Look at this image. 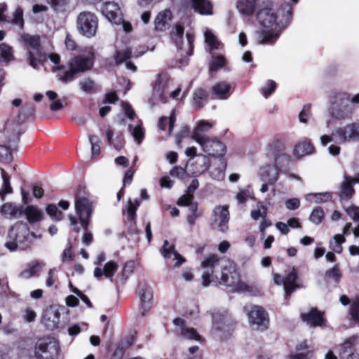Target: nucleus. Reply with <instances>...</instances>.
<instances>
[{
  "label": "nucleus",
  "instance_id": "f257e3e1",
  "mask_svg": "<svg viewBox=\"0 0 359 359\" xmlns=\"http://www.w3.org/2000/svg\"><path fill=\"white\" fill-rule=\"evenodd\" d=\"M50 61L55 65L53 71L56 74L59 80L65 83L72 81L76 74L83 73L92 69L94 64V55L91 50H86L73 57L69 62V69H65V66L60 64V57L58 54L51 53L48 55Z\"/></svg>",
  "mask_w": 359,
  "mask_h": 359
},
{
  "label": "nucleus",
  "instance_id": "f03ea898",
  "mask_svg": "<svg viewBox=\"0 0 359 359\" xmlns=\"http://www.w3.org/2000/svg\"><path fill=\"white\" fill-rule=\"evenodd\" d=\"M257 20L264 28L257 32V41L259 44L273 43L279 36L278 32L273 27L276 25L277 16L273 10L266 7L259 10Z\"/></svg>",
  "mask_w": 359,
  "mask_h": 359
},
{
  "label": "nucleus",
  "instance_id": "7ed1b4c3",
  "mask_svg": "<svg viewBox=\"0 0 359 359\" xmlns=\"http://www.w3.org/2000/svg\"><path fill=\"white\" fill-rule=\"evenodd\" d=\"M9 241L5 244L10 251H14L18 248L26 250L31 248L32 240L29 236V228L27 224L17 222L11 227L8 233Z\"/></svg>",
  "mask_w": 359,
  "mask_h": 359
},
{
  "label": "nucleus",
  "instance_id": "20e7f679",
  "mask_svg": "<svg viewBox=\"0 0 359 359\" xmlns=\"http://www.w3.org/2000/svg\"><path fill=\"white\" fill-rule=\"evenodd\" d=\"M219 283L231 288L232 292H251V287L243 282L234 264L226 262L222 266Z\"/></svg>",
  "mask_w": 359,
  "mask_h": 359
},
{
  "label": "nucleus",
  "instance_id": "39448f33",
  "mask_svg": "<svg viewBox=\"0 0 359 359\" xmlns=\"http://www.w3.org/2000/svg\"><path fill=\"white\" fill-rule=\"evenodd\" d=\"M334 139L339 143L359 140V124L353 123L344 127H338L332 131L330 135H323L320 137V141L323 146H326Z\"/></svg>",
  "mask_w": 359,
  "mask_h": 359
},
{
  "label": "nucleus",
  "instance_id": "423d86ee",
  "mask_svg": "<svg viewBox=\"0 0 359 359\" xmlns=\"http://www.w3.org/2000/svg\"><path fill=\"white\" fill-rule=\"evenodd\" d=\"M184 27L180 25H176L172 32V38L174 39L175 44L180 51V62L183 63L187 60V57L192 54L194 48V36L190 33L186 34V37H183Z\"/></svg>",
  "mask_w": 359,
  "mask_h": 359
},
{
  "label": "nucleus",
  "instance_id": "0eeeda50",
  "mask_svg": "<svg viewBox=\"0 0 359 359\" xmlns=\"http://www.w3.org/2000/svg\"><path fill=\"white\" fill-rule=\"evenodd\" d=\"M22 40L28 51L29 65L34 69L37 68L46 59L41 48L39 36L25 34L22 36Z\"/></svg>",
  "mask_w": 359,
  "mask_h": 359
},
{
  "label": "nucleus",
  "instance_id": "6e6552de",
  "mask_svg": "<svg viewBox=\"0 0 359 359\" xmlns=\"http://www.w3.org/2000/svg\"><path fill=\"white\" fill-rule=\"evenodd\" d=\"M353 104L349 98L344 94H338L332 101L330 108V116L337 120L349 118L353 113Z\"/></svg>",
  "mask_w": 359,
  "mask_h": 359
},
{
  "label": "nucleus",
  "instance_id": "1a4fd4ad",
  "mask_svg": "<svg viewBox=\"0 0 359 359\" xmlns=\"http://www.w3.org/2000/svg\"><path fill=\"white\" fill-rule=\"evenodd\" d=\"M59 353V343L53 338L41 339L35 346L34 355L37 359H57Z\"/></svg>",
  "mask_w": 359,
  "mask_h": 359
},
{
  "label": "nucleus",
  "instance_id": "9d476101",
  "mask_svg": "<svg viewBox=\"0 0 359 359\" xmlns=\"http://www.w3.org/2000/svg\"><path fill=\"white\" fill-rule=\"evenodd\" d=\"M97 25L98 19L97 16L91 12H82L77 17V29L79 32L85 37H93L96 34Z\"/></svg>",
  "mask_w": 359,
  "mask_h": 359
},
{
  "label": "nucleus",
  "instance_id": "9b49d317",
  "mask_svg": "<svg viewBox=\"0 0 359 359\" xmlns=\"http://www.w3.org/2000/svg\"><path fill=\"white\" fill-rule=\"evenodd\" d=\"M243 309L248 312L250 326L256 330H263L269 323L268 314L265 310L257 305L245 306Z\"/></svg>",
  "mask_w": 359,
  "mask_h": 359
},
{
  "label": "nucleus",
  "instance_id": "f8f14e48",
  "mask_svg": "<svg viewBox=\"0 0 359 359\" xmlns=\"http://www.w3.org/2000/svg\"><path fill=\"white\" fill-rule=\"evenodd\" d=\"M219 258L216 255H209L202 262L201 266L203 272L201 275L202 284L204 287H208L215 279H218L217 276H214V268L219 263Z\"/></svg>",
  "mask_w": 359,
  "mask_h": 359
},
{
  "label": "nucleus",
  "instance_id": "ddd939ff",
  "mask_svg": "<svg viewBox=\"0 0 359 359\" xmlns=\"http://www.w3.org/2000/svg\"><path fill=\"white\" fill-rule=\"evenodd\" d=\"M213 222L217 225L219 231L222 232L227 231L228 222L229 221V206L217 205L212 210Z\"/></svg>",
  "mask_w": 359,
  "mask_h": 359
},
{
  "label": "nucleus",
  "instance_id": "4468645a",
  "mask_svg": "<svg viewBox=\"0 0 359 359\" xmlns=\"http://www.w3.org/2000/svg\"><path fill=\"white\" fill-rule=\"evenodd\" d=\"M198 144L202 147L204 152L212 156H222L226 152L224 144L216 139L209 137Z\"/></svg>",
  "mask_w": 359,
  "mask_h": 359
},
{
  "label": "nucleus",
  "instance_id": "2eb2a0df",
  "mask_svg": "<svg viewBox=\"0 0 359 359\" xmlns=\"http://www.w3.org/2000/svg\"><path fill=\"white\" fill-rule=\"evenodd\" d=\"M75 209L79 216L81 224L83 229L88 226V219L92 212L91 203L86 198H80L76 201Z\"/></svg>",
  "mask_w": 359,
  "mask_h": 359
},
{
  "label": "nucleus",
  "instance_id": "dca6fc26",
  "mask_svg": "<svg viewBox=\"0 0 359 359\" xmlns=\"http://www.w3.org/2000/svg\"><path fill=\"white\" fill-rule=\"evenodd\" d=\"M358 348L359 337L351 336L341 345L339 356L341 359H353Z\"/></svg>",
  "mask_w": 359,
  "mask_h": 359
},
{
  "label": "nucleus",
  "instance_id": "f3484780",
  "mask_svg": "<svg viewBox=\"0 0 359 359\" xmlns=\"http://www.w3.org/2000/svg\"><path fill=\"white\" fill-rule=\"evenodd\" d=\"M140 299V311L142 316H144L152 306L153 290L150 286L142 285L138 292Z\"/></svg>",
  "mask_w": 359,
  "mask_h": 359
},
{
  "label": "nucleus",
  "instance_id": "a211bd4d",
  "mask_svg": "<svg viewBox=\"0 0 359 359\" xmlns=\"http://www.w3.org/2000/svg\"><path fill=\"white\" fill-rule=\"evenodd\" d=\"M102 13L111 22L118 25L121 22V12L115 2H107L104 4Z\"/></svg>",
  "mask_w": 359,
  "mask_h": 359
},
{
  "label": "nucleus",
  "instance_id": "6ab92c4d",
  "mask_svg": "<svg viewBox=\"0 0 359 359\" xmlns=\"http://www.w3.org/2000/svg\"><path fill=\"white\" fill-rule=\"evenodd\" d=\"M60 313L57 309L54 306H50L46 309L43 315V322L50 330L57 327L60 322Z\"/></svg>",
  "mask_w": 359,
  "mask_h": 359
},
{
  "label": "nucleus",
  "instance_id": "aec40b11",
  "mask_svg": "<svg viewBox=\"0 0 359 359\" xmlns=\"http://www.w3.org/2000/svg\"><path fill=\"white\" fill-rule=\"evenodd\" d=\"M118 269V264L116 262L109 261L104 265L102 269L96 267L94 270L93 275L96 278H100L104 276L111 280Z\"/></svg>",
  "mask_w": 359,
  "mask_h": 359
},
{
  "label": "nucleus",
  "instance_id": "412c9836",
  "mask_svg": "<svg viewBox=\"0 0 359 359\" xmlns=\"http://www.w3.org/2000/svg\"><path fill=\"white\" fill-rule=\"evenodd\" d=\"M161 253L165 258H172L173 257V259L176 260L174 265L175 267L180 266L185 262V259L175 250V245L170 244L167 240L164 241Z\"/></svg>",
  "mask_w": 359,
  "mask_h": 359
},
{
  "label": "nucleus",
  "instance_id": "4be33fe9",
  "mask_svg": "<svg viewBox=\"0 0 359 359\" xmlns=\"http://www.w3.org/2000/svg\"><path fill=\"white\" fill-rule=\"evenodd\" d=\"M212 128V124L208 121L202 120L200 121L192 133V138L196 142H201L204 140L209 138L210 137L205 135V132H208Z\"/></svg>",
  "mask_w": 359,
  "mask_h": 359
},
{
  "label": "nucleus",
  "instance_id": "5701e85b",
  "mask_svg": "<svg viewBox=\"0 0 359 359\" xmlns=\"http://www.w3.org/2000/svg\"><path fill=\"white\" fill-rule=\"evenodd\" d=\"M22 214L25 215L27 220L31 224L39 222L43 217V210L32 205H28L23 208Z\"/></svg>",
  "mask_w": 359,
  "mask_h": 359
},
{
  "label": "nucleus",
  "instance_id": "b1692460",
  "mask_svg": "<svg viewBox=\"0 0 359 359\" xmlns=\"http://www.w3.org/2000/svg\"><path fill=\"white\" fill-rule=\"evenodd\" d=\"M259 175L263 181H266L270 184H274L279 178L278 170L270 165L262 167Z\"/></svg>",
  "mask_w": 359,
  "mask_h": 359
},
{
  "label": "nucleus",
  "instance_id": "393cba45",
  "mask_svg": "<svg viewBox=\"0 0 359 359\" xmlns=\"http://www.w3.org/2000/svg\"><path fill=\"white\" fill-rule=\"evenodd\" d=\"M132 56V51L130 48L117 51L115 55L116 63L119 65L121 63L126 62V68L128 70L135 72L137 70V67L132 62L128 61Z\"/></svg>",
  "mask_w": 359,
  "mask_h": 359
},
{
  "label": "nucleus",
  "instance_id": "a878e982",
  "mask_svg": "<svg viewBox=\"0 0 359 359\" xmlns=\"http://www.w3.org/2000/svg\"><path fill=\"white\" fill-rule=\"evenodd\" d=\"M302 319L312 327L320 326L323 322L322 313L316 309H311L307 313L302 314Z\"/></svg>",
  "mask_w": 359,
  "mask_h": 359
},
{
  "label": "nucleus",
  "instance_id": "bb28decb",
  "mask_svg": "<svg viewBox=\"0 0 359 359\" xmlns=\"http://www.w3.org/2000/svg\"><path fill=\"white\" fill-rule=\"evenodd\" d=\"M23 207L12 203H6L1 205L0 212L7 217L15 218L22 215Z\"/></svg>",
  "mask_w": 359,
  "mask_h": 359
},
{
  "label": "nucleus",
  "instance_id": "cd10ccee",
  "mask_svg": "<svg viewBox=\"0 0 359 359\" xmlns=\"http://www.w3.org/2000/svg\"><path fill=\"white\" fill-rule=\"evenodd\" d=\"M172 13L170 10H165L158 13L155 19V27L157 30L163 31L170 26Z\"/></svg>",
  "mask_w": 359,
  "mask_h": 359
},
{
  "label": "nucleus",
  "instance_id": "c85d7f7f",
  "mask_svg": "<svg viewBox=\"0 0 359 359\" xmlns=\"http://www.w3.org/2000/svg\"><path fill=\"white\" fill-rule=\"evenodd\" d=\"M231 88L229 83L219 81L212 86V93L217 98L224 100L229 97Z\"/></svg>",
  "mask_w": 359,
  "mask_h": 359
},
{
  "label": "nucleus",
  "instance_id": "c756f323",
  "mask_svg": "<svg viewBox=\"0 0 359 359\" xmlns=\"http://www.w3.org/2000/svg\"><path fill=\"white\" fill-rule=\"evenodd\" d=\"M314 151V147L310 140H304L297 143L294 149V154L297 158L309 155Z\"/></svg>",
  "mask_w": 359,
  "mask_h": 359
},
{
  "label": "nucleus",
  "instance_id": "7c9ffc66",
  "mask_svg": "<svg viewBox=\"0 0 359 359\" xmlns=\"http://www.w3.org/2000/svg\"><path fill=\"white\" fill-rule=\"evenodd\" d=\"M332 195L330 192L311 193L305 195L306 201L311 203H324L332 200Z\"/></svg>",
  "mask_w": 359,
  "mask_h": 359
},
{
  "label": "nucleus",
  "instance_id": "2f4dec72",
  "mask_svg": "<svg viewBox=\"0 0 359 359\" xmlns=\"http://www.w3.org/2000/svg\"><path fill=\"white\" fill-rule=\"evenodd\" d=\"M297 275L294 268H292V271L287 274L284 280L283 286L285 294H290L299 286L296 283Z\"/></svg>",
  "mask_w": 359,
  "mask_h": 359
},
{
  "label": "nucleus",
  "instance_id": "473e14b6",
  "mask_svg": "<svg viewBox=\"0 0 359 359\" xmlns=\"http://www.w3.org/2000/svg\"><path fill=\"white\" fill-rule=\"evenodd\" d=\"M193 8L201 15H212V6L205 0H192Z\"/></svg>",
  "mask_w": 359,
  "mask_h": 359
},
{
  "label": "nucleus",
  "instance_id": "72a5a7b5",
  "mask_svg": "<svg viewBox=\"0 0 359 359\" xmlns=\"http://www.w3.org/2000/svg\"><path fill=\"white\" fill-rule=\"evenodd\" d=\"M353 180L344 175V182L341 184L340 197L344 199H349L354 194V189L352 186Z\"/></svg>",
  "mask_w": 359,
  "mask_h": 359
},
{
  "label": "nucleus",
  "instance_id": "f704fd0d",
  "mask_svg": "<svg viewBox=\"0 0 359 359\" xmlns=\"http://www.w3.org/2000/svg\"><path fill=\"white\" fill-rule=\"evenodd\" d=\"M35 107L33 104H25L20 110L17 117L16 121L20 124L25 122L27 118L34 114Z\"/></svg>",
  "mask_w": 359,
  "mask_h": 359
},
{
  "label": "nucleus",
  "instance_id": "c9c22d12",
  "mask_svg": "<svg viewBox=\"0 0 359 359\" xmlns=\"http://www.w3.org/2000/svg\"><path fill=\"white\" fill-rule=\"evenodd\" d=\"M257 0H238L237 8L240 13L245 15L252 14Z\"/></svg>",
  "mask_w": 359,
  "mask_h": 359
},
{
  "label": "nucleus",
  "instance_id": "e433bc0d",
  "mask_svg": "<svg viewBox=\"0 0 359 359\" xmlns=\"http://www.w3.org/2000/svg\"><path fill=\"white\" fill-rule=\"evenodd\" d=\"M1 177L3 184L0 189V196L1 197V200L4 201L5 195L12 193L13 189L10 184V178L3 169H1Z\"/></svg>",
  "mask_w": 359,
  "mask_h": 359
},
{
  "label": "nucleus",
  "instance_id": "4c0bfd02",
  "mask_svg": "<svg viewBox=\"0 0 359 359\" xmlns=\"http://www.w3.org/2000/svg\"><path fill=\"white\" fill-rule=\"evenodd\" d=\"M14 59L13 48L4 43H0V60L10 62Z\"/></svg>",
  "mask_w": 359,
  "mask_h": 359
},
{
  "label": "nucleus",
  "instance_id": "58836bf2",
  "mask_svg": "<svg viewBox=\"0 0 359 359\" xmlns=\"http://www.w3.org/2000/svg\"><path fill=\"white\" fill-rule=\"evenodd\" d=\"M348 215L355 222H359V207L351 205L346 209ZM355 237H359V225L353 231Z\"/></svg>",
  "mask_w": 359,
  "mask_h": 359
},
{
  "label": "nucleus",
  "instance_id": "ea45409f",
  "mask_svg": "<svg viewBox=\"0 0 359 359\" xmlns=\"http://www.w3.org/2000/svg\"><path fill=\"white\" fill-rule=\"evenodd\" d=\"M128 129L135 141L140 144L144 137V130L142 126V123H139L135 127H133L132 125H129Z\"/></svg>",
  "mask_w": 359,
  "mask_h": 359
},
{
  "label": "nucleus",
  "instance_id": "a19ab883",
  "mask_svg": "<svg viewBox=\"0 0 359 359\" xmlns=\"http://www.w3.org/2000/svg\"><path fill=\"white\" fill-rule=\"evenodd\" d=\"M290 162V156L285 154H279L276 155L274 160V165L273 167L278 170L280 172L282 169L287 166Z\"/></svg>",
  "mask_w": 359,
  "mask_h": 359
},
{
  "label": "nucleus",
  "instance_id": "79ce46f5",
  "mask_svg": "<svg viewBox=\"0 0 359 359\" xmlns=\"http://www.w3.org/2000/svg\"><path fill=\"white\" fill-rule=\"evenodd\" d=\"M175 121H176V116H175V112L172 111L169 118L163 116L160 118V120L158 121V127L161 130H165L166 125L169 124V133L170 134L172 130Z\"/></svg>",
  "mask_w": 359,
  "mask_h": 359
},
{
  "label": "nucleus",
  "instance_id": "37998d69",
  "mask_svg": "<svg viewBox=\"0 0 359 359\" xmlns=\"http://www.w3.org/2000/svg\"><path fill=\"white\" fill-rule=\"evenodd\" d=\"M346 239L344 234H337L334 236L333 241L330 242L331 249L337 252L341 253L342 251L341 244L345 242Z\"/></svg>",
  "mask_w": 359,
  "mask_h": 359
},
{
  "label": "nucleus",
  "instance_id": "c03bdc74",
  "mask_svg": "<svg viewBox=\"0 0 359 359\" xmlns=\"http://www.w3.org/2000/svg\"><path fill=\"white\" fill-rule=\"evenodd\" d=\"M207 98V94L203 89L198 88L194 93V104L198 108H201Z\"/></svg>",
  "mask_w": 359,
  "mask_h": 359
},
{
  "label": "nucleus",
  "instance_id": "a18cd8bd",
  "mask_svg": "<svg viewBox=\"0 0 359 359\" xmlns=\"http://www.w3.org/2000/svg\"><path fill=\"white\" fill-rule=\"evenodd\" d=\"M46 212L55 221H60L63 218V213L54 204H50L46 207Z\"/></svg>",
  "mask_w": 359,
  "mask_h": 359
},
{
  "label": "nucleus",
  "instance_id": "49530a36",
  "mask_svg": "<svg viewBox=\"0 0 359 359\" xmlns=\"http://www.w3.org/2000/svg\"><path fill=\"white\" fill-rule=\"evenodd\" d=\"M140 205V202L135 199L134 202L131 199L128 200L127 203V215L128 219L133 221L136 217V210Z\"/></svg>",
  "mask_w": 359,
  "mask_h": 359
},
{
  "label": "nucleus",
  "instance_id": "de8ad7c7",
  "mask_svg": "<svg viewBox=\"0 0 359 359\" xmlns=\"http://www.w3.org/2000/svg\"><path fill=\"white\" fill-rule=\"evenodd\" d=\"M89 141L91 145V154L92 156H96L100 153V140L98 137L93 135H90L88 136Z\"/></svg>",
  "mask_w": 359,
  "mask_h": 359
},
{
  "label": "nucleus",
  "instance_id": "09e8293b",
  "mask_svg": "<svg viewBox=\"0 0 359 359\" xmlns=\"http://www.w3.org/2000/svg\"><path fill=\"white\" fill-rule=\"evenodd\" d=\"M11 22L13 25L18 26L20 29L23 28L24 26V19H23V11L20 7H18L14 13L13 18L11 20Z\"/></svg>",
  "mask_w": 359,
  "mask_h": 359
},
{
  "label": "nucleus",
  "instance_id": "8fccbe9b",
  "mask_svg": "<svg viewBox=\"0 0 359 359\" xmlns=\"http://www.w3.org/2000/svg\"><path fill=\"white\" fill-rule=\"evenodd\" d=\"M324 218V211L322 208L317 207L313 210L310 215V220L316 224H320Z\"/></svg>",
  "mask_w": 359,
  "mask_h": 359
},
{
  "label": "nucleus",
  "instance_id": "3c124183",
  "mask_svg": "<svg viewBox=\"0 0 359 359\" xmlns=\"http://www.w3.org/2000/svg\"><path fill=\"white\" fill-rule=\"evenodd\" d=\"M222 165L218 168H212L210 172V175L212 180H217V181H222L225 177V165L221 163Z\"/></svg>",
  "mask_w": 359,
  "mask_h": 359
},
{
  "label": "nucleus",
  "instance_id": "603ef678",
  "mask_svg": "<svg viewBox=\"0 0 359 359\" xmlns=\"http://www.w3.org/2000/svg\"><path fill=\"white\" fill-rule=\"evenodd\" d=\"M266 215L267 209L262 203H258L257 208L251 211V217L255 220H257L259 218H265Z\"/></svg>",
  "mask_w": 359,
  "mask_h": 359
},
{
  "label": "nucleus",
  "instance_id": "864d4df0",
  "mask_svg": "<svg viewBox=\"0 0 359 359\" xmlns=\"http://www.w3.org/2000/svg\"><path fill=\"white\" fill-rule=\"evenodd\" d=\"M181 335L187 339L199 340L200 336L196 331L189 327H182L181 330Z\"/></svg>",
  "mask_w": 359,
  "mask_h": 359
},
{
  "label": "nucleus",
  "instance_id": "5fc2aeb1",
  "mask_svg": "<svg viewBox=\"0 0 359 359\" xmlns=\"http://www.w3.org/2000/svg\"><path fill=\"white\" fill-rule=\"evenodd\" d=\"M205 40L211 49L217 48L219 42L213 33L209 29L206 30L205 32Z\"/></svg>",
  "mask_w": 359,
  "mask_h": 359
},
{
  "label": "nucleus",
  "instance_id": "6e6d98bb",
  "mask_svg": "<svg viewBox=\"0 0 359 359\" xmlns=\"http://www.w3.org/2000/svg\"><path fill=\"white\" fill-rule=\"evenodd\" d=\"M350 315L352 320L356 323H359V299L356 298L352 301L350 308Z\"/></svg>",
  "mask_w": 359,
  "mask_h": 359
},
{
  "label": "nucleus",
  "instance_id": "4d7b16f0",
  "mask_svg": "<svg viewBox=\"0 0 359 359\" xmlns=\"http://www.w3.org/2000/svg\"><path fill=\"white\" fill-rule=\"evenodd\" d=\"M79 86L83 91L88 93L94 90L95 83L92 79L86 78L79 82Z\"/></svg>",
  "mask_w": 359,
  "mask_h": 359
},
{
  "label": "nucleus",
  "instance_id": "13d9d810",
  "mask_svg": "<svg viewBox=\"0 0 359 359\" xmlns=\"http://www.w3.org/2000/svg\"><path fill=\"white\" fill-rule=\"evenodd\" d=\"M225 65V60L222 56L214 57L210 62V69L211 71H217Z\"/></svg>",
  "mask_w": 359,
  "mask_h": 359
},
{
  "label": "nucleus",
  "instance_id": "bf43d9fd",
  "mask_svg": "<svg viewBox=\"0 0 359 359\" xmlns=\"http://www.w3.org/2000/svg\"><path fill=\"white\" fill-rule=\"evenodd\" d=\"M41 269V264L39 263H36L32 265L29 269L23 271L20 276L24 278H29L35 274H36Z\"/></svg>",
  "mask_w": 359,
  "mask_h": 359
},
{
  "label": "nucleus",
  "instance_id": "052dcab7",
  "mask_svg": "<svg viewBox=\"0 0 359 359\" xmlns=\"http://www.w3.org/2000/svg\"><path fill=\"white\" fill-rule=\"evenodd\" d=\"M135 266V263L133 261H130L126 263L122 271V278L124 280L133 273Z\"/></svg>",
  "mask_w": 359,
  "mask_h": 359
},
{
  "label": "nucleus",
  "instance_id": "680f3d73",
  "mask_svg": "<svg viewBox=\"0 0 359 359\" xmlns=\"http://www.w3.org/2000/svg\"><path fill=\"white\" fill-rule=\"evenodd\" d=\"M166 81L167 79L165 76H159L156 79V83L154 86V91L160 96H161L162 90L165 87Z\"/></svg>",
  "mask_w": 359,
  "mask_h": 359
},
{
  "label": "nucleus",
  "instance_id": "e2e57ef3",
  "mask_svg": "<svg viewBox=\"0 0 359 359\" xmlns=\"http://www.w3.org/2000/svg\"><path fill=\"white\" fill-rule=\"evenodd\" d=\"M276 88V82L269 80L266 83V86L262 88V93L264 97L267 98L275 90Z\"/></svg>",
  "mask_w": 359,
  "mask_h": 359
},
{
  "label": "nucleus",
  "instance_id": "0e129e2a",
  "mask_svg": "<svg viewBox=\"0 0 359 359\" xmlns=\"http://www.w3.org/2000/svg\"><path fill=\"white\" fill-rule=\"evenodd\" d=\"M310 116H311L310 106H308V105L304 106V107L302 108V110L301 111V112L299 113V121L302 123H306L307 120L310 117Z\"/></svg>",
  "mask_w": 359,
  "mask_h": 359
},
{
  "label": "nucleus",
  "instance_id": "69168bd1",
  "mask_svg": "<svg viewBox=\"0 0 359 359\" xmlns=\"http://www.w3.org/2000/svg\"><path fill=\"white\" fill-rule=\"evenodd\" d=\"M36 317V312L29 309V308H27L25 311H24V314H23V318L28 323H31V322H33L35 318Z\"/></svg>",
  "mask_w": 359,
  "mask_h": 359
},
{
  "label": "nucleus",
  "instance_id": "338daca9",
  "mask_svg": "<svg viewBox=\"0 0 359 359\" xmlns=\"http://www.w3.org/2000/svg\"><path fill=\"white\" fill-rule=\"evenodd\" d=\"M170 174L172 177L183 178L186 175V171L182 167L176 166L170 170Z\"/></svg>",
  "mask_w": 359,
  "mask_h": 359
},
{
  "label": "nucleus",
  "instance_id": "774afa93",
  "mask_svg": "<svg viewBox=\"0 0 359 359\" xmlns=\"http://www.w3.org/2000/svg\"><path fill=\"white\" fill-rule=\"evenodd\" d=\"M0 157L5 161L11 160V153L7 147L4 145L0 146Z\"/></svg>",
  "mask_w": 359,
  "mask_h": 359
}]
</instances>
